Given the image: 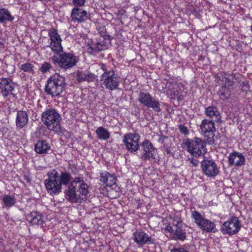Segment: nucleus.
<instances>
[{
    "label": "nucleus",
    "mask_w": 252,
    "mask_h": 252,
    "mask_svg": "<svg viewBox=\"0 0 252 252\" xmlns=\"http://www.w3.org/2000/svg\"><path fill=\"white\" fill-rule=\"evenodd\" d=\"M71 175L66 171L61 172L59 175L61 185H68L64 191L66 200L72 203H80L89 194L90 186L85 182L83 177H76L71 181Z\"/></svg>",
    "instance_id": "obj_1"
},
{
    "label": "nucleus",
    "mask_w": 252,
    "mask_h": 252,
    "mask_svg": "<svg viewBox=\"0 0 252 252\" xmlns=\"http://www.w3.org/2000/svg\"><path fill=\"white\" fill-rule=\"evenodd\" d=\"M96 48L97 49L98 52H99L102 50H104L107 48L106 43L104 39L102 41L99 40L96 43Z\"/></svg>",
    "instance_id": "obj_37"
},
{
    "label": "nucleus",
    "mask_w": 252,
    "mask_h": 252,
    "mask_svg": "<svg viewBox=\"0 0 252 252\" xmlns=\"http://www.w3.org/2000/svg\"><path fill=\"white\" fill-rule=\"evenodd\" d=\"M205 114L215 121L220 119V114L218 108L216 106H210L205 108Z\"/></svg>",
    "instance_id": "obj_26"
},
{
    "label": "nucleus",
    "mask_w": 252,
    "mask_h": 252,
    "mask_svg": "<svg viewBox=\"0 0 252 252\" xmlns=\"http://www.w3.org/2000/svg\"><path fill=\"white\" fill-rule=\"evenodd\" d=\"M50 60L56 66L67 70L76 65L79 59L73 53L66 52L63 50L62 51L54 54L50 58Z\"/></svg>",
    "instance_id": "obj_3"
},
{
    "label": "nucleus",
    "mask_w": 252,
    "mask_h": 252,
    "mask_svg": "<svg viewBox=\"0 0 252 252\" xmlns=\"http://www.w3.org/2000/svg\"><path fill=\"white\" fill-rule=\"evenodd\" d=\"M206 142L207 141L196 137L192 140L187 139L184 141L182 146L191 156L199 157L207 153Z\"/></svg>",
    "instance_id": "obj_5"
},
{
    "label": "nucleus",
    "mask_w": 252,
    "mask_h": 252,
    "mask_svg": "<svg viewBox=\"0 0 252 252\" xmlns=\"http://www.w3.org/2000/svg\"><path fill=\"white\" fill-rule=\"evenodd\" d=\"M242 92L247 93L250 91V85L247 80L242 82L240 84Z\"/></svg>",
    "instance_id": "obj_38"
},
{
    "label": "nucleus",
    "mask_w": 252,
    "mask_h": 252,
    "mask_svg": "<svg viewBox=\"0 0 252 252\" xmlns=\"http://www.w3.org/2000/svg\"><path fill=\"white\" fill-rule=\"evenodd\" d=\"M50 149V146L45 140H39L35 144L34 150L37 154H42L47 153Z\"/></svg>",
    "instance_id": "obj_25"
},
{
    "label": "nucleus",
    "mask_w": 252,
    "mask_h": 252,
    "mask_svg": "<svg viewBox=\"0 0 252 252\" xmlns=\"http://www.w3.org/2000/svg\"><path fill=\"white\" fill-rule=\"evenodd\" d=\"M233 89H230L229 88L222 87L220 86V88L217 91V94L219 98L222 100H225L229 99L231 95V93Z\"/></svg>",
    "instance_id": "obj_27"
},
{
    "label": "nucleus",
    "mask_w": 252,
    "mask_h": 252,
    "mask_svg": "<svg viewBox=\"0 0 252 252\" xmlns=\"http://www.w3.org/2000/svg\"><path fill=\"white\" fill-rule=\"evenodd\" d=\"M179 127L181 133L184 134L185 135L188 134L189 133V130L187 126L184 125H180L179 126Z\"/></svg>",
    "instance_id": "obj_42"
},
{
    "label": "nucleus",
    "mask_w": 252,
    "mask_h": 252,
    "mask_svg": "<svg viewBox=\"0 0 252 252\" xmlns=\"http://www.w3.org/2000/svg\"><path fill=\"white\" fill-rule=\"evenodd\" d=\"M133 240L140 247L155 243L154 239L142 230H137L134 232L133 233Z\"/></svg>",
    "instance_id": "obj_16"
},
{
    "label": "nucleus",
    "mask_w": 252,
    "mask_h": 252,
    "mask_svg": "<svg viewBox=\"0 0 252 252\" xmlns=\"http://www.w3.org/2000/svg\"><path fill=\"white\" fill-rule=\"evenodd\" d=\"M29 223L32 225L43 226L44 220L42 214L38 212L32 211L28 216Z\"/></svg>",
    "instance_id": "obj_22"
},
{
    "label": "nucleus",
    "mask_w": 252,
    "mask_h": 252,
    "mask_svg": "<svg viewBox=\"0 0 252 252\" xmlns=\"http://www.w3.org/2000/svg\"><path fill=\"white\" fill-rule=\"evenodd\" d=\"M171 252H188L183 248H174L171 250Z\"/></svg>",
    "instance_id": "obj_43"
},
{
    "label": "nucleus",
    "mask_w": 252,
    "mask_h": 252,
    "mask_svg": "<svg viewBox=\"0 0 252 252\" xmlns=\"http://www.w3.org/2000/svg\"><path fill=\"white\" fill-rule=\"evenodd\" d=\"M173 225L176 227V229H180L182 227V221L180 219L175 218L173 220Z\"/></svg>",
    "instance_id": "obj_39"
},
{
    "label": "nucleus",
    "mask_w": 252,
    "mask_h": 252,
    "mask_svg": "<svg viewBox=\"0 0 252 252\" xmlns=\"http://www.w3.org/2000/svg\"><path fill=\"white\" fill-rule=\"evenodd\" d=\"M165 151L167 154H169L171 153L170 150L168 148H166Z\"/></svg>",
    "instance_id": "obj_48"
},
{
    "label": "nucleus",
    "mask_w": 252,
    "mask_h": 252,
    "mask_svg": "<svg viewBox=\"0 0 252 252\" xmlns=\"http://www.w3.org/2000/svg\"><path fill=\"white\" fill-rule=\"evenodd\" d=\"M77 80L79 82L87 81L88 82H93L95 80L97 76L94 74L87 71H79L76 74Z\"/></svg>",
    "instance_id": "obj_23"
},
{
    "label": "nucleus",
    "mask_w": 252,
    "mask_h": 252,
    "mask_svg": "<svg viewBox=\"0 0 252 252\" xmlns=\"http://www.w3.org/2000/svg\"><path fill=\"white\" fill-rule=\"evenodd\" d=\"M72 2L75 7H79L84 5L86 0H72Z\"/></svg>",
    "instance_id": "obj_40"
},
{
    "label": "nucleus",
    "mask_w": 252,
    "mask_h": 252,
    "mask_svg": "<svg viewBox=\"0 0 252 252\" xmlns=\"http://www.w3.org/2000/svg\"><path fill=\"white\" fill-rule=\"evenodd\" d=\"M142 154L140 158L142 161H148L151 159H155L157 149L148 139H145L141 144Z\"/></svg>",
    "instance_id": "obj_14"
},
{
    "label": "nucleus",
    "mask_w": 252,
    "mask_h": 252,
    "mask_svg": "<svg viewBox=\"0 0 252 252\" xmlns=\"http://www.w3.org/2000/svg\"><path fill=\"white\" fill-rule=\"evenodd\" d=\"M96 48L97 49L98 52H99L102 50H104L107 48L106 43L104 39L102 41L99 40L96 43Z\"/></svg>",
    "instance_id": "obj_36"
},
{
    "label": "nucleus",
    "mask_w": 252,
    "mask_h": 252,
    "mask_svg": "<svg viewBox=\"0 0 252 252\" xmlns=\"http://www.w3.org/2000/svg\"><path fill=\"white\" fill-rule=\"evenodd\" d=\"M95 133L100 140H106L110 136V133L108 130L102 126L98 127L95 130Z\"/></svg>",
    "instance_id": "obj_30"
},
{
    "label": "nucleus",
    "mask_w": 252,
    "mask_h": 252,
    "mask_svg": "<svg viewBox=\"0 0 252 252\" xmlns=\"http://www.w3.org/2000/svg\"><path fill=\"white\" fill-rule=\"evenodd\" d=\"M70 17L72 21L81 23L85 22L89 18L87 12L79 7L72 8Z\"/></svg>",
    "instance_id": "obj_19"
},
{
    "label": "nucleus",
    "mask_w": 252,
    "mask_h": 252,
    "mask_svg": "<svg viewBox=\"0 0 252 252\" xmlns=\"http://www.w3.org/2000/svg\"><path fill=\"white\" fill-rule=\"evenodd\" d=\"M201 133L206 138V141L209 145L215 143V132L216 127L212 120L204 119L200 126Z\"/></svg>",
    "instance_id": "obj_8"
},
{
    "label": "nucleus",
    "mask_w": 252,
    "mask_h": 252,
    "mask_svg": "<svg viewBox=\"0 0 252 252\" xmlns=\"http://www.w3.org/2000/svg\"><path fill=\"white\" fill-rule=\"evenodd\" d=\"M15 89V84L12 80L8 78H0V92L4 97L13 95V91Z\"/></svg>",
    "instance_id": "obj_18"
},
{
    "label": "nucleus",
    "mask_w": 252,
    "mask_h": 252,
    "mask_svg": "<svg viewBox=\"0 0 252 252\" xmlns=\"http://www.w3.org/2000/svg\"><path fill=\"white\" fill-rule=\"evenodd\" d=\"M251 31L252 33V25L251 26Z\"/></svg>",
    "instance_id": "obj_49"
},
{
    "label": "nucleus",
    "mask_w": 252,
    "mask_h": 252,
    "mask_svg": "<svg viewBox=\"0 0 252 252\" xmlns=\"http://www.w3.org/2000/svg\"><path fill=\"white\" fill-rule=\"evenodd\" d=\"M168 138V137L167 136L162 135L158 138V142L161 144H164L165 140Z\"/></svg>",
    "instance_id": "obj_44"
},
{
    "label": "nucleus",
    "mask_w": 252,
    "mask_h": 252,
    "mask_svg": "<svg viewBox=\"0 0 252 252\" xmlns=\"http://www.w3.org/2000/svg\"><path fill=\"white\" fill-rule=\"evenodd\" d=\"M52 67V65L50 63L45 62L41 64V66L39 68V70L43 74H45L48 72H49Z\"/></svg>",
    "instance_id": "obj_35"
},
{
    "label": "nucleus",
    "mask_w": 252,
    "mask_h": 252,
    "mask_svg": "<svg viewBox=\"0 0 252 252\" xmlns=\"http://www.w3.org/2000/svg\"><path fill=\"white\" fill-rule=\"evenodd\" d=\"M200 167L203 174L207 177L215 178L220 172L215 161L206 157L200 162Z\"/></svg>",
    "instance_id": "obj_11"
},
{
    "label": "nucleus",
    "mask_w": 252,
    "mask_h": 252,
    "mask_svg": "<svg viewBox=\"0 0 252 252\" xmlns=\"http://www.w3.org/2000/svg\"><path fill=\"white\" fill-rule=\"evenodd\" d=\"M192 217L194 219L195 223L201 230L207 232H216L218 230L216 225L209 220L204 218L200 213L196 211L192 212Z\"/></svg>",
    "instance_id": "obj_10"
},
{
    "label": "nucleus",
    "mask_w": 252,
    "mask_h": 252,
    "mask_svg": "<svg viewBox=\"0 0 252 252\" xmlns=\"http://www.w3.org/2000/svg\"><path fill=\"white\" fill-rule=\"evenodd\" d=\"M14 19L7 9L0 8V23H4L6 21L12 22Z\"/></svg>",
    "instance_id": "obj_29"
},
{
    "label": "nucleus",
    "mask_w": 252,
    "mask_h": 252,
    "mask_svg": "<svg viewBox=\"0 0 252 252\" xmlns=\"http://www.w3.org/2000/svg\"><path fill=\"white\" fill-rule=\"evenodd\" d=\"M97 29L100 36L103 38V39H108L109 41H111L113 38V37H111L109 34L107 33L104 26H99Z\"/></svg>",
    "instance_id": "obj_33"
},
{
    "label": "nucleus",
    "mask_w": 252,
    "mask_h": 252,
    "mask_svg": "<svg viewBox=\"0 0 252 252\" xmlns=\"http://www.w3.org/2000/svg\"><path fill=\"white\" fill-rule=\"evenodd\" d=\"M4 47V44L3 42V39L0 38V50L3 49Z\"/></svg>",
    "instance_id": "obj_47"
},
{
    "label": "nucleus",
    "mask_w": 252,
    "mask_h": 252,
    "mask_svg": "<svg viewBox=\"0 0 252 252\" xmlns=\"http://www.w3.org/2000/svg\"><path fill=\"white\" fill-rule=\"evenodd\" d=\"M48 178L44 180V183L47 192L52 196L58 195L62 192V186L59 182V174L55 170H51L48 172Z\"/></svg>",
    "instance_id": "obj_7"
},
{
    "label": "nucleus",
    "mask_w": 252,
    "mask_h": 252,
    "mask_svg": "<svg viewBox=\"0 0 252 252\" xmlns=\"http://www.w3.org/2000/svg\"><path fill=\"white\" fill-rule=\"evenodd\" d=\"M4 205L10 208L16 203V198L14 195L4 194L1 198Z\"/></svg>",
    "instance_id": "obj_28"
},
{
    "label": "nucleus",
    "mask_w": 252,
    "mask_h": 252,
    "mask_svg": "<svg viewBox=\"0 0 252 252\" xmlns=\"http://www.w3.org/2000/svg\"><path fill=\"white\" fill-rule=\"evenodd\" d=\"M173 237L175 240L184 241L186 239V233L182 228L176 229L173 233Z\"/></svg>",
    "instance_id": "obj_32"
},
{
    "label": "nucleus",
    "mask_w": 252,
    "mask_h": 252,
    "mask_svg": "<svg viewBox=\"0 0 252 252\" xmlns=\"http://www.w3.org/2000/svg\"><path fill=\"white\" fill-rule=\"evenodd\" d=\"M197 157H195L192 156L190 158H188V160L189 161L190 163H191L192 166L196 167L198 165L199 161L196 158Z\"/></svg>",
    "instance_id": "obj_41"
},
{
    "label": "nucleus",
    "mask_w": 252,
    "mask_h": 252,
    "mask_svg": "<svg viewBox=\"0 0 252 252\" xmlns=\"http://www.w3.org/2000/svg\"><path fill=\"white\" fill-rule=\"evenodd\" d=\"M240 228L241 223L238 218L233 216L223 223L220 230L223 234L231 236L237 233Z\"/></svg>",
    "instance_id": "obj_12"
},
{
    "label": "nucleus",
    "mask_w": 252,
    "mask_h": 252,
    "mask_svg": "<svg viewBox=\"0 0 252 252\" xmlns=\"http://www.w3.org/2000/svg\"><path fill=\"white\" fill-rule=\"evenodd\" d=\"M235 80L236 76L234 73L223 72L218 76V81L220 87L229 88L232 89H233Z\"/></svg>",
    "instance_id": "obj_17"
},
{
    "label": "nucleus",
    "mask_w": 252,
    "mask_h": 252,
    "mask_svg": "<svg viewBox=\"0 0 252 252\" xmlns=\"http://www.w3.org/2000/svg\"><path fill=\"white\" fill-rule=\"evenodd\" d=\"M25 180H26L27 183L31 184V178L28 176H24Z\"/></svg>",
    "instance_id": "obj_46"
},
{
    "label": "nucleus",
    "mask_w": 252,
    "mask_h": 252,
    "mask_svg": "<svg viewBox=\"0 0 252 252\" xmlns=\"http://www.w3.org/2000/svg\"><path fill=\"white\" fill-rule=\"evenodd\" d=\"M65 86L64 77L58 73H55L48 79L44 92L47 95L52 97H58L64 90Z\"/></svg>",
    "instance_id": "obj_2"
},
{
    "label": "nucleus",
    "mask_w": 252,
    "mask_h": 252,
    "mask_svg": "<svg viewBox=\"0 0 252 252\" xmlns=\"http://www.w3.org/2000/svg\"><path fill=\"white\" fill-rule=\"evenodd\" d=\"M165 230L167 231L170 233L173 234L174 233L175 230L173 229V227L170 225H166L165 227Z\"/></svg>",
    "instance_id": "obj_45"
},
{
    "label": "nucleus",
    "mask_w": 252,
    "mask_h": 252,
    "mask_svg": "<svg viewBox=\"0 0 252 252\" xmlns=\"http://www.w3.org/2000/svg\"><path fill=\"white\" fill-rule=\"evenodd\" d=\"M34 68V65L29 62H26L21 64L20 67V69L23 71L32 75L35 73Z\"/></svg>",
    "instance_id": "obj_31"
},
{
    "label": "nucleus",
    "mask_w": 252,
    "mask_h": 252,
    "mask_svg": "<svg viewBox=\"0 0 252 252\" xmlns=\"http://www.w3.org/2000/svg\"><path fill=\"white\" fill-rule=\"evenodd\" d=\"M228 162L230 166H241L244 164L245 158L244 155L239 152H233L228 157Z\"/></svg>",
    "instance_id": "obj_20"
},
{
    "label": "nucleus",
    "mask_w": 252,
    "mask_h": 252,
    "mask_svg": "<svg viewBox=\"0 0 252 252\" xmlns=\"http://www.w3.org/2000/svg\"><path fill=\"white\" fill-rule=\"evenodd\" d=\"M29 115L27 112L23 110H18L16 118V126L17 127L22 129L28 123Z\"/></svg>",
    "instance_id": "obj_21"
},
{
    "label": "nucleus",
    "mask_w": 252,
    "mask_h": 252,
    "mask_svg": "<svg viewBox=\"0 0 252 252\" xmlns=\"http://www.w3.org/2000/svg\"><path fill=\"white\" fill-rule=\"evenodd\" d=\"M62 118L59 113L55 109L47 110L41 115V120L50 130L60 132L61 130Z\"/></svg>",
    "instance_id": "obj_6"
},
{
    "label": "nucleus",
    "mask_w": 252,
    "mask_h": 252,
    "mask_svg": "<svg viewBox=\"0 0 252 252\" xmlns=\"http://www.w3.org/2000/svg\"><path fill=\"white\" fill-rule=\"evenodd\" d=\"M138 100L143 106L151 108L155 112H159L161 111L160 102L153 97L149 93L140 92Z\"/></svg>",
    "instance_id": "obj_9"
},
{
    "label": "nucleus",
    "mask_w": 252,
    "mask_h": 252,
    "mask_svg": "<svg viewBox=\"0 0 252 252\" xmlns=\"http://www.w3.org/2000/svg\"><path fill=\"white\" fill-rule=\"evenodd\" d=\"M87 52L92 55L95 56L98 52L97 49L96 48V44L95 43H93L91 42L90 43H88Z\"/></svg>",
    "instance_id": "obj_34"
},
{
    "label": "nucleus",
    "mask_w": 252,
    "mask_h": 252,
    "mask_svg": "<svg viewBox=\"0 0 252 252\" xmlns=\"http://www.w3.org/2000/svg\"><path fill=\"white\" fill-rule=\"evenodd\" d=\"M139 140L140 136L138 134L128 133L124 135L123 142L128 152L135 153L139 149Z\"/></svg>",
    "instance_id": "obj_13"
},
{
    "label": "nucleus",
    "mask_w": 252,
    "mask_h": 252,
    "mask_svg": "<svg viewBox=\"0 0 252 252\" xmlns=\"http://www.w3.org/2000/svg\"><path fill=\"white\" fill-rule=\"evenodd\" d=\"M99 66L103 73L100 75L101 85L109 90L113 91L118 88L120 78L113 69H108L105 64L101 63Z\"/></svg>",
    "instance_id": "obj_4"
},
{
    "label": "nucleus",
    "mask_w": 252,
    "mask_h": 252,
    "mask_svg": "<svg viewBox=\"0 0 252 252\" xmlns=\"http://www.w3.org/2000/svg\"><path fill=\"white\" fill-rule=\"evenodd\" d=\"M48 36L50 43L48 47H49L54 54L59 53L63 50L62 45V39L58 33L57 31L55 29H51L49 31Z\"/></svg>",
    "instance_id": "obj_15"
},
{
    "label": "nucleus",
    "mask_w": 252,
    "mask_h": 252,
    "mask_svg": "<svg viewBox=\"0 0 252 252\" xmlns=\"http://www.w3.org/2000/svg\"><path fill=\"white\" fill-rule=\"evenodd\" d=\"M100 181L107 186L111 187L116 184V178L115 175L104 171L100 174Z\"/></svg>",
    "instance_id": "obj_24"
}]
</instances>
